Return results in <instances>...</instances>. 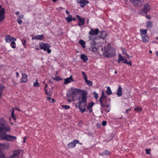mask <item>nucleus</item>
Masks as SVG:
<instances>
[{"mask_svg":"<svg viewBox=\"0 0 158 158\" xmlns=\"http://www.w3.org/2000/svg\"><path fill=\"white\" fill-rule=\"evenodd\" d=\"M133 5L137 7L142 6L144 3L143 0H130Z\"/></svg>","mask_w":158,"mask_h":158,"instance_id":"nucleus-5","label":"nucleus"},{"mask_svg":"<svg viewBox=\"0 0 158 158\" xmlns=\"http://www.w3.org/2000/svg\"><path fill=\"white\" fill-rule=\"evenodd\" d=\"M79 143V141L77 139L74 140L73 142L69 143L67 144L68 148H74L75 147L76 144Z\"/></svg>","mask_w":158,"mask_h":158,"instance_id":"nucleus-8","label":"nucleus"},{"mask_svg":"<svg viewBox=\"0 0 158 158\" xmlns=\"http://www.w3.org/2000/svg\"><path fill=\"white\" fill-rule=\"evenodd\" d=\"M15 109L16 110H17L18 111H20V110L17 107H15Z\"/></svg>","mask_w":158,"mask_h":158,"instance_id":"nucleus-57","label":"nucleus"},{"mask_svg":"<svg viewBox=\"0 0 158 158\" xmlns=\"http://www.w3.org/2000/svg\"><path fill=\"white\" fill-rule=\"evenodd\" d=\"M54 80H56L57 81L59 80H62V78H60V77L58 76H55L54 78H53Z\"/></svg>","mask_w":158,"mask_h":158,"instance_id":"nucleus-41","label":"nucleus"},{"mask_svg":"<svg viewBox=\"0 0 158 158\" xmlns=\"http://www.w3.org/2000/svg\"><path fill=\"white\" fill-rule=\"evenodd\" d=\"M79 43L83 48H85V42L83 40H81L79 41Z\"/></svg>","mask_w":158,"mask_h":158,"instance_id":"nucleus-29","label":"nucleus"},{"mask_svg":"<svg viewBox=\"0 0 158 158\" xmlns=\"http://www.w3.org/2000/svg\"><path fill=\"white\" fill-rule=\"evenodd\" d=\"M87 93L85 92H82L78 98V102L79 105H82L86 106L87 105Z\"/></svg>","mask_w":158,"mask_h":158,"instance_id":"nucleus-3","label":"nucleus"},{"mask_svg":"<svg viewBox=\"0 0 158 158\" xmlns=\"http://www.w3.org/2000/svg\"><path fill=\"white\" fill-rule=\"evenodd\" d=\"M72 89L73 92V93L74 94V95L76 94H78L79 93L81 92V90L80 89H77L76 88H74L72 87Z\"/></svg>","mask_w":158,"mask_h":158,"instance_id":"nucleus-16","label":"nucleus"},{"mask_svg":"<svg viewBox=\"0 0 158 158\" xmlns=\"http://www.w3.org/2000/svg\"><path fill=\"white\" fill-rule=\"evenodd\" d=\"M39 45L40 49H43L45 51H47L48 53H50L51 52V49H49L51 46L48 44L43 43H41Z\"/></svg>","mask_w":158,"mask_h":158,"instance_id":"nucleus-4","label":"nucleus"},{"mask_svg":"<svg viewBox=\"0 0 158 158\" xmlns=\"http://www.w3.org/2000/svg\"><path fill=\"white\" fill-rule=\"evenodd\" d=\"M102 100H99V102H100V104L101 105V106L102 107H104L105 106V105H104L103 103H102Z\"/></svg>","mask_w":158,"mask_h":158,"instance_id":"nucleus-49","label":"nucleus"},{"mask_svg":"<svg viewBox=\"0 0 158 158\" xmlns=\"http://www.w3.org/2000/svg\"><path fill=\"white\" fill-rule=\"evenodd\" d=\"M86 106L82 105H79V108L80 111L82 113L84 112L86 110Z\"/></svg>","mask_w":158,"mask_h":158,"instance_id":"nucleus-20","label":"nucleus"},{"mask_svg":"<svg viewBox=\"0 0 158 158\" xmlns=\"http://www.w3.org/2000/svg\"><path fill=\"white\" fill-rule=\"evenodd\" d=\"M110 154V152L108 151L107 150H106L103 152L102 153L101 155V156L104 155H108Z\"/></svg>","mask_w":158,"mask_h":158,"instance_id":"nucleus-31","label":"nucleus"},{"mask_svg":"<svg viewBox=\"0 0 158 158\" xmlns=\"http://www.w3.org/2000/svg\"><path fill=\"white\" fill-rule=\"evenodd\" d=\"M142 110V107H137L135 108V110L137 112H140Z\"/></svg>","mask_w":158,"mask_h":158,"instance_id":"nucleus-39","label":"nucleus"},{"mask_svg":"<svg viewBox=\"0 0 158 158\" xmlns=\"http://www.w3.org/2000/svg\"><path fill=\"white\" fill-rule=\"evenodd\" d=\"M22 78L21 80L22 82H26L27 81V75L25 73H22Z\"/></svg>","mask_w":158,"mask_h":158,"instance_id":"nucleus-12","label":"nucleus"},{"mask_svg":"<svg viewBox=\"0 0 158 158\" xmlns=\"http://www.w3.org/2000/svg\"><path fill=\"white\" fill-rule=\"evenodd\" d=\"M2 92L1 91H0V98L2 96Z\"/></svg>","mask_w":158,"mask_h":158,"instance_id":"nucleus-59","label":"nucleus"},{"mask_svg":"<svg viewBox=\"0 0 158 158\" xmlns=\"http://www.w3.org/2000/svg\"><path fill=\"white\" fill-rule=\"evenodd\" d=\"M11 116L12 118H13L14 120H16V118L15 117V116L14 114V110L13 109L11 112Z\"/></svg>","mask_w":158,"mask_h":158,"instance_id":"nucleus-37","label":"nucleus"},{"mask_svg":"<svg viewBox=\"0 0 158 158\" xmlns=\"http://www.w3.org/2000/svg\"><path fill=\"white\" fill-rule=\"evenodd\" d=\"M89 40H94V38H93L91 36H89Z\"/></svg>","mask_w":158,"mask_h":158,"instance_id":"nucleus-50","label":"nucleus"},{"mask_svg":"<svg viewBox=\"0 0 158 158\" xmlns=\"http://www.w3.org/2000/svg\"><path fill=\"white\" fill-rule=\"evenodd\" d=\"M142 41L145 43H147L149 40V37L147 35L142 36Z\"/></svg>","mask_w":158,"mask_h":158,"instance_id":"nucleus-19","label":"nucleus"},{"mask_svg":"<svg viewBox=\"0 0 158 158\" xmlns=\"http://www.w3.org/2000/svg\"><path fill=\"white\" fill-rule=\"evenodd\" d=\"M123 62L125 64H129L130 66H132V64L131 61H130L129 62H128V60L126 59H124Z\"/></svg>","mask_w":158,"mask_h":158,"instance_id":"nucleus-30","label":"nucleus"},{"mask_svg":"<svg viewBox=\"0 0 158 158\" xmlns=\"http://www.w3.org/2000/svg\"><path fill=\"white\" fill-rule=\"evenodd\" d=\"M93 95H94L95 98L96 99H97L98 98V94L95 92H93Z\"/></svg>","mask_w":158,"mask_h":158,"instance_id":"nucleus-43","label":"nucleus"},{"mask_svg":"<svg viewBox=\"0 0 158 158\" xmlns=\"http://www.w3.org/2000/svg\"><path fill=\"white\" fill-rule=\"evenodd\" d=\"M44 89L45 90L46 94H48V91H47V89H45V88Z\"/></svg>","mask_w":158,"mask_h":158,"instance_id":"nucleus-55","label":"nucleus"},{"mask_svg":"<svg viewBox=\"0 0 158 158\" xmlns=\"http://www.w3.org/2000/svg\"><path fill=\"white\" fill-rule=\"evenodd\" d=\"M147 18L148 19H151V17L150 16H149V15H148L147 16Z\"/></svg>","mask_w":158,"mask_h":158,"instance_id":"nucleus-58","label":"nucleus"},{"mask_svg":"<svg viewBox=\"0 0 158 158\" xmlns=\"http://www.w3.org/2000/svg\"><path fill=\"white\" fill-rule=\"evenodd\" d=\"M76 17L79 22L78 23V25L79 26L83 25L85 23V18H81L78 15H76Z\"/></svg>","mask_w":158,"mask_h":158,"instance_id":"nucleus-7","label":"nucleus"},{"mask_svg":"<svg viewBox=\"0 0 158 158\" xmlns=\"http://www.w3.org/2000/svg\"><path fill=\"white\" fill-rule=\"evenodd\" d=\"M65 19L69 23L71 22L72 20V15H69L68 16L65 18Z\"/></svg>","mask_w":158,"mask_h":158,"instance_id":"nucleus-25","label":"nucleus"},{"mask_svg":"<svg viewBox=\"0 0 158 158\" xmlns=\"http://www.w3.org/2000/svg\"><path fill=\"white\" fill-rule=\"evenodd\" d=\"M99 32L98 29H96L95 30L91 29L90 31L89 32V34L91 35H97Z\"/></svg>","mask_w":158,"mask_h":158,"instance_id":"nucleus-15","label":"nucleus"},{"mask_svg":"<svg viewBox=\"0 0 158 158\" xmlns=\"http://www.w3.org/2000/svg\"><path fill=\"white\" fill-rule=\"evenodd\" d=\"M44 35H35L32 38V39L42 40L43 39H44Z\"/></svg>","mask_w":158,"mask_h":158,"instance_id":"nucleus-17","label":"nucleus"},{"mask_svg":"<svg viewBox=\"0 0 158 158\" xmlns=\"http://www.w3.org/2000/svg\"><path fill=\"white\" fill-rule=\"evenodd\" d=\"M10 130V128L6 123L3 118H0V139H5L8 141H13L16 140L17 137L6 134L5 132H8Z\"/></svg>","mask_w":158,"mask_h":158,"instance_id":"nucleus-1","label":"nucleus"},{"mask_svg":"<svg viewBox=\"0 0 158 158\" xmlns=\"http://www.w3.org/2000/svg\"><path fill=\"white\" fill-rule=\"evenodd\" d=\"M19 18L22 19L23 17V15H20L19 16Z\"/></svg>","mask_w":158,"mask_h":158,"instance_id":"nucleus-53","label":"nucleus"},{"mask_svg":"<svg viewBox=\"0 0 158 158\" xmlns=\"http://www.w3.org/2000/svg\"><path fill=\"white\" fill-rule=\"evenodd\" d=\"M150 6L149 5L147 4L144 5L143 8L142 9V12H144L145 13H147L150 10Z\"/></svg>","mask_w":158,"mask_h":158,"instance_id":"nucleus-10","label":"nucleus"},{"mask_svg":"<svg viewBox=\"0 0 158 158\" xmlns=\"http://www.w3.org/2000/svg\"><path fill=\"white\" fill-rule=\"evenodd\" d=\"M94 104V103L93 102H92L91 103H89L87 106V109H89V108H91Z\"/></svg>","mask_w":158,"mask_h":158,"instance_id":"nucleus-33","label":"nucleus"},{"mask_svg":"<svg viewBox=\"0 0 158 158\" xmlns=\"http://www.w3.org/2000/svg\"><path fill=\"white\" fill-rule=\"evenodd\" d=\"M61 106L63 108L65 109H68L70 108V106L68 105H62Z\"/></svg>","mask_w":158,"mask_h":158,"instance_id":"nucleus-42","label":"nucleus"},{"mask_svg":"<svg viewBox=\"0 0 158 158\" xmlns=\"http://www.w3.org/2000/svg\"><path fill=\"white\" fill-rule=\"evenodd\" d=\"M117 94L118 97H120L122 95V88L120 85H119L118 86Z\"/></svg>","mask_w":158,"mask_h":158,"instance_id":"nucleus-18","label":"nucleus"},{"mask_svg":"<svg viewBox=\"0 0 158 158\" xmlns=\"http://www.w3.org/2000/svg\"><path fill=\"white\" fill-rule=\"evenodd\" d=\"M106 96L104 94V91H103L102 92V95L100 97L99 100H102L103 99L106 98Z\"/></svg>","mask_w":158,"mask_h":158,"instance_id":"nucleus-28","label":"nucleus"},{"mask_svg":"<svg viewBox=\"0 0 158 158\" xmlns=\"http://www.w3.org/2000/svg\"><path fill=\"white\" fill-rule=\"evenodd\" d=\"M156 55L158 56V51L156 52Z\"/></svg>","mask_w":158,"mask_h":158,"instance_id":"nucleus-64","label":"nucleus"},{"mask_svg":"<svg viewBox=\"0 0 158 158\" xmlns=\"http://www.w3.org/2000/svg\"><path fill=\"white\" fill-rule=\"evenodd\" d=\"M104 49V51L103 53L104 56L108 58L115 56L116 54L114 50L109 46L107 47H105L104 49L102 48V51H103Z\"/></svg>","mask_w":158,"mask_h":158,"instance_id":"nucleus-2","label":"nucleus"},{"mask_svg":"<svg viewBox=\"0 0 158 158\" xmlns=\"http://www.w3.org/2000/svg\"><path fill=\"white\" fill-rule=\"evenodd\" d=\"M118 63H119L120 62L124 60V59L123 57L122 56V55L120 54H118Z\"/></svg>","mask_w":158,"mask_h":158,"instance_id":"nucleus-24","label":"nucleus"},{"mask_svg":"<svg viewBox=\"0 0 158 158\" xmlns=\"http://www.w3.org/2000/svg\"><path fill=\"white\" fill-rule=\"evenodd\" d=\"M77 2L78 3L80 4V6L82 8L89 2L88 1L85 0H77Z\"/></svg>","mask_w":158,"mask_h":158,"instance_id":"nucleus-9","label":"nucleus"},{"mask_svg":"<svg viewBox=\"0 0 158 158\" xmlns=\"http://www.w3.org/2000/svg\"><path fill=\"white\" fill-rule=\"evenodd\" d=\"M89 112L90 113H91L92 112V109L91 108H89Z\"/></svg>","mask_w":158,"mask_h":158,"instance_id":"nucleus-56","label":"nucleus"},{"mask_svg":"<svg viewBox=\"0 0 158 158\" xmlns=\"http://www.w3.org/2000/svg\"><path fill=\"white\" fill-rule=\"evenodd\" d=\"M73 81L74 80L72 79V77L71 75L69 77L64 79V85H66L70 83L71 81Z\"/></svg>","mask_w":158,"mask_h":158,"instance_id":"nucleus-13","label":"nucleus"},{"mask_svg":"<svg viewBox=\"0 0 158 158\" xmlns=\"http://www.w3.org/2000/svg\"><path fill=\"white\" fill-rule=\"evenodd\" d=\"M16 74L17 77H18L19 76V73L18 72L16 73Z\"/></svg>","mask_w":158,"mask_h":158,"instance_id":"nucleus-63","label":"nucleus"},{"mask_svg":"<svg viewBox=\"0 0 158 158\" xmlns=\"http://www.w3.org/2000/svg\"><path fill=\"white\" fill-rule=\"evenodd\" d=\"M106 124V121H103L102 122V125L103 126H105Z\"/></svg>","mask_w":158,"mask_h":158,"instance_id":"nucleus-48","label":"nucleus"},{"mask_svg":"<svg viewBox=\"0 0 158 158\" xmlns=\"http://www.w3.org/2000/svg\"><path fill=\"white\" fill-rule=\"evenodd\" d=\"M5 13V9L0 5V22H2L4 19Z\"/></svg>","mask_w":158,"mask_h":158,"instance_id":"nucleus-6","label":"nucleus"},{"mask_svg":"<svg viewBox=\"0 0 158 158\" xmlns=\"http://www.w3.org/2000/svg\"><path fill=\"white\" fill-rule=\"evenodd\" d=\"M15 156H13V154L11 156L10 158H14V157H15Z\"/></svg>","mask_w":158,"mask_h":158,"instance_id":"nucleus-60","label":"nucleus"},{"mask_svg":"<svg viewBox=\"0 0 158 158\" xmlns=\"http://www.w3.org/2000/svg\"><path fill=\"white\" fill-rule=\"evenodd\" d=\"M6 41L7 43H10L13 40H16V39L15 38L9 35H6L5 37Z\"/></svg>","mask_w":158,"mask_h":158,"instance_id":"nucleus-11","label":"nucleus"},{"mask_svg":"<svg viewBox=\"0 0 158 158\" xmlns=\"http://www.w3.org/2000/svg\"><path fill=\"white\" fill-rule=\"evenodd\" d=\"M81 73H82V75L83 76V78H84V79H85V81H86V80H87V77L86 75L85 74V73L83 71H82Z\"/></svg>","mask_w":158,"mask_h":158,"instance_id":"nucleus-38","label":"nucleus"},{"mask_svg":"<svg viewBox=\"0 0 158 158\" xmlns=\"http://www.w3.org/2000/svg\"><path fill=\"white\" fill-rule=\"evenodd\" d=\"M153 24L152 22L150 21H148L146 22V26L147 28H151Z\"/></svg>","mask_w":158,"mask_h":158,"instance_id":"nucleus-21","label":"nucleus"},{"mask_svg":"<svg viewBox=\"0 0 158 158\" xmlns=\"http://www.w3.org/2000/svg\"><path fill=\"white\" fill-rule=\"evenodd\" d=\"M106 92L108 95H110L112 94L111 90L109 87L107 88V89L106 91Z\"/></svg>","mask_w":158,"mask_h":158,"instance_id":"nucleus-26","label":"nucleus"},{"mask_svg":"<svg viewBox=\"0 0 158 158\" xmlns=\"http://www.w3.org/2000/svg\"><path fill=\"white\" fill-rule=\"evenodd\" d=\"M85 83L89 86H91L92 85L93 83L92 81L88 80V79L85 81Z\"/></svg>","mask_w":158,"mask_h":158,"instance_id":"nucleus-34","label":"nucleus"},{"mask_svg":"<svg viewBox=\"0 0 158 158\" xmlns=\"http://www.w3.org/2000/svg\"><path fill=\"white\" fill-rule=\"evenodd\" d=\"M4 88L3 85H0V91L2 90Z\"/></svg>","mask_w":158,"mask_h":158,"instance_id":"nucleus-47","label":"nucleus"},{"mask_svg":"<svg viewBox=\"0 0 158 158\" xmlns=\"http://www.w3.org/2000/svg\"><path fill=\"white\" fill-rule=\"evenodd\" d=\"M81 58L84 62H86L88 59L87 56L84 54H82L81 55Z\"/></svg>","mask_w":158,"mask_h":158,"instance_id":"nucleus-23","label":"nucleus"},{"mask_svg":"<svg viewBox=\"0 0 158 158\" xmlns=\"http://www.w3.org/2000/svg\"><path fill=\"white\" fill-rule=\"evenodd\" d=\"M122 50L123 54L126 55V56H128V57H130V56L129 55H128L127 53L126 50L125 48H122Z\"/></svg>","mask_w":158,"mask_h":158,"instance_id":"nucleus-36","label":"nucleus"},{"mask_svg":"<svg viewBox=\"0 0 158 158\" xmlns=\"http://www.w3.org/2000/svg\"><path fill=\"white\" fill-rule=\"evenodd\" d=\"M67 100L69 101V103L71 102V100L70 99H69V98H68Z\"/></svg>","mask_w":158,"mask_h":158,"instance_id":"nucleus-62","label":"nucleus"},{"mask_svg":"<svg viewBox=\"0 0 158 158\" xmlns=\"http://www.w3.org/2000/svg\"><path fill=\"white\" fill-rule=\"evenodd\" d=\"M66 13L67 14H68L69 13V12L68 10H66Z\"/></svg>","mask_w":158,"mask_h":158,"instance_id":"nucleus-61","label":"nucleus"},{"mask_svg":"<svg viewBox=\"0 0 158 158\" xmlns=\"http://www.w3.org/2000/svg\"><path fill=\"white\" fill-rule=\"evenodd\" d=\"M67 96L68 97H72L73 99L75 98V96L73 93L72 88L67 93Z\"/></svg>","mask_w":158,"mask_h":158,"instance_id":"nucleus-14","label":"nucleus"},{"mask_svg":"<svg viewBox=\"0 0 158 158\" xmlns=\"http://www.w3.org/2000/svg\"><path fill=\"white\" fill-rule=\"evenodd\" d=\"M16 41V40H13L11 42L10 46L13 48H16L15 45V41Z\"/></svg>","mask_w":158,"mask_h":158,"instance_id":"nucleus-27","label":"nucleus"},{"mask_svg":"<svg viewBox=\"0 0 158 158\" xmlns=\"http://www.w3.org/2000/svg\"><path fill=\"white\" fill-rule=\"evenodd\" d=\"M131 110V108H129V109H127L126 110V114H127L128 113V111H130Z\"/></svg>","mask_w":158,"mask_h":158,"instance_id":"nucleus-52","label":"nucleus"},{"mask_svg":"<svg viewBox=\"0 0 158 158\" xmlns=\"http://www.w3.org/2000/svg\"><path fill=\"white\" fill-rule=\"evenodd\" d=\"M36 81L33 84V85L35 87H38L40 86V84H39V83L37 81H38L36 79Z\"/></svg>","mask_w":158,"mask_h":158,"instance_id":"nucleus-40","label":"nucleus"},{"mask_svg":"<svg viewBox=\"0 0 158 158\" xmlns=\"http://www.w3.org/2000/svg\"><path fill=\"white\" fill-rule=\"evenodd\" d=\"M106 34L105 31H102L101 32L100 37L102 38H104L106 36Z\"/></svg>","mask_w":158,"mask_h":158,"instance_id":"nucleus-32","label":"nucleus"},{"mask_svg":"<svg viewBox=\"0 0 158 158\" xmlns=\"http://www.w3.org/2000/svg\"><path fill=\"white\" fill-rule=\"evenodd\" d=\"M22 43H23V44L24 45V46H25V44L26 42V40H22Z\"/></svg>","mask_w":158,"mask_h":158,"instance_id":"nucleus-51","label":"nucleus"},{"mask_svg":"<svg viewBox=\"0 0 158 158\" xmlns=\"http://www.w3.org/2000/svg\"><path fill=\"white\" fill-rule=\"evenodd\" d=\"M15 14L17 15H18L19 14V11H17L15 12Z\"/></svg>","mask_w":158,"mask_h":158,"instance_id":"nucleus-54","label":"nucleus"},{"mask_svg":"<svg viewBox=\"0 0 158 158\" xmlns=\"http://www.w3.org/2000/svg\"><path fill=\"white\" fill-rule=\"evenodd\" d=\"M92 51L94 52H95L97 51V49L96 47H93L91 48Z\"/></svg>","mask_w":158,"mask_h":158,"instance_id":"nucleus-44","label":"nucleus"},{"mask_svg":"<svg viewBox=\"0 0 158 158\" xmlns=\"http://www.w3.org/2000/svg\"><path fill=\"white\" fill-rule=\"evenodd\" d=\"M140 34L141 36L147 35V30L146 29H140Z\"/></svg>","mask_w":158,"mask_h":158,"instance_id":"nucleus-22","label":"nucleus"},{"mask_svg":"<svg viewBox=\"0 0 158 158\" xmlns=\"http://www.w3.org/2000/svg\"><path fill=\"white\" fill-rule=\"evenodd\" d=\"M19 152L18 150H15L13 152V156H15L19 155Z\"/></svg>","mask_w":158,"mask_h":158,"instance_id":"nucleus-35","label":"nucleus"},{"mask_svg":"<svg viewBox=\"0 0 158 158\" xmlns=\"http://www.w3.org/2000/svg\"><path fill=\"white\" fill-rule=\"evenodd\" d=\"M151 149H146V153L148 154H150V151H151Z\"/></svg>","mask_w":158,"mask_h":158,"instance_id":"nucleus-45","label":"nucleus"},{"mask_svg":"<svg viewBox=\"0 0 158 158\" xmlns=\"http://www.w3.org/2000/svg\"><path fill=\"white\" fill-rule=\"evenodd\" d=\"M17 22L19 24H21L22 23V20L20 19H17Z\"/></svg>","mask_w":158,"mask_h":158,"instance_id":"nucleus-46","label":"nucleus"}]
</instances>
